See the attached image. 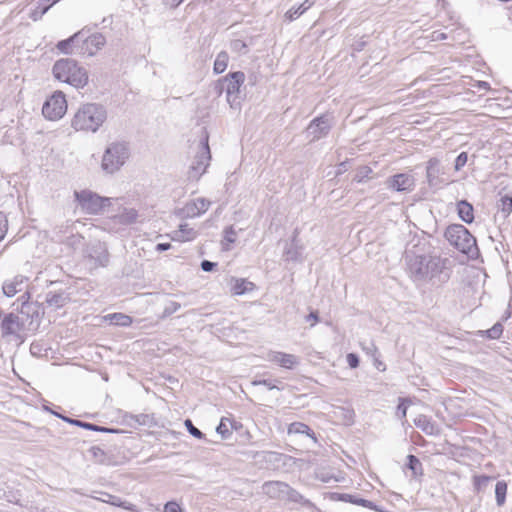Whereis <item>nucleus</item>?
I'll return each mask as SVG.
<instances>
[{
    "instance_id": "1",
    "label": "nucleus",
    "mask_w": 512,
    "mask_h": 512,
    "mask_svg": "<svg viewBox=\"0 0 512 512\" xmlns=\"http://www.w3.org/2000/svg\"><path fill=\"white\" fill-rule=\"evenodd\" d=\"M447 258H409L408 270L414 281H427L438 277L440 282L449 278Z\"/></svg>"
},
{
    "instance_id": "2",
    "label": "nucleus",
    "mask_w": 512,
    "mask_h": 512,
    "mask_svg": "<svg viewBox=\"0 0 512 512\" xmlns=\"http://www.w3.org/2000/svg\"><path fill=\"white\" fill-rule=\"evenodd\" d=\"M107 119L105 107L98 103L81 105L75 113L71 125L77 131L96 132Z\"/></svg>"
},
{
    "instance_id": "3",
    "label": "nucleus",
    "mask_w": 512,
    "mask_h": 512,
    "mask_svg": "<svg viewBox=\"0 0 512 512\" xmlns=\"http://www.w3.org/2000/svg\"><path fill=\"white\" fill-rule=\"evenodd\" d=\"M54 77L76 88H83L88 83V73L71 58L57 60L52 68Z\"/></svg>"
},
{
    "instance_id": "4",
    "label": "nucleus",
    "mask_w": 512,
    "mask_h": 512,
    "mask_svg": "<svg viewBox=\"0 0 512 512\" xmlns=\"http://www.w3.org/2000/svg\"><path fill=\"white\" fill-rule=\"evenodd\" d=\"M445 238L450 245L466 256H480L475 237L461 224H453L447 227Z\"/></svg>"
},
{
    "instance_id": "5",
    "label": "nucleus",
    "mask_w": 512,
    "mask_h": 512,
    "mask_svg": "<svg viewBox=\"0 0 512 512\" xmlns=\"http://www.w3.org/2000/svg\"><path fill=\"white\" fill-rule=\"evenodd\" d=\"M130 151L126 142H113L104 151L101 168L109 174L118 171L129 158Z\"/></svg>"
},
{
    "instance_id": "6",
    "label": "nucleus",
    "mask_w": 512,
    "mask_h": 512,
    "mask_svg": "<svg viewBox=\"0 0 512 512\" xmlns=\"http://www.w3.org/2000/svg\"><path fill=\"white\" fill-rule=\"evenodd\" d=\"M74 198L81 210L89 215L101 214L112 202V198L102 197L88 189L75 190Z\"/></svg>"
},
{
    "instance_id": "7",
    "label": "nucleus",
    "mask_w": 512,
    "mask_h": 512,
    "mask_svg": "<svg viewBox=\"0 0 512 512\" xmlns=\"http://www.w3.org/2000/svg\"><path fill=\"white\" fill-rule=\"evenodd\" d=\"M245 81V74L242 71L231 72L220 82L222 90L226 91L227 101L232 108L240 104V88Z\"/></svg>"
},
{
    "instance_id": "8",
    "label": "nucleus",
    "mask_w": 512,
    "mask_h": 512,
    "mask_svg": "<svg viewBox=\"0 0 512 512\" xmlns=\"http://www.w3.org/2000/svg\"><path fill=\"white\" fill-rule=\"evenodd\" d=\"M0 329L3 337L13 336L21 338V332L26 329V320L14 312L4 313L0 311Z\"/></svg>"
},
{
    "instance_id": "9",
    "label": "nucleus",
    "mask_w": 512,
    "mask_h": 512,
    "mask_svg": "<svg viewBox=\"0 0 512 512\" xmlns=\"http://www.w3.org/2000/svg\"><path fill=\"white\" fill-rule=\"evenodd\" d=\"M211 160V153L208 144V135L202 139L200 143V149L195 156V160L190 167L189 177L191 179L198 180L201 175H203L209 166V162Z\"/></svg>"
},
{
    "instance_id": "10",
    "label": "nucleus",
    "mask_w": 512,
    "mask_h": 512,
    "mask_svg": "<svg viewBox=\"0 0 512 512\" xmlns=\"http://www.w3.org/2000/svg\"><path fill=\"white\" fill-rule=\"evenodd\" d=\"M67 110L65 95L61 91L55 92L45 101L42 107V114L49 120L60 119Z\"/></svg>"
},
{
    "instance_id": "11",
    "label": "nucleus",
    "mask_w": 512,
    "mask_h": 512,
    "mask_svg": "<svg viewBox=\"0 0 512 512\" xmlns=\"http://www.w3.org/2000/svg\"><path fill=\"white\" fill-rule=\"evenodd\" d=\"M332 127V117L323 114L314 118L307 127V133L311 136V141H317L327 136Z\"/></svg>"
},
{
    "instance_id": "12",
    "label": "nucleus",
    "mask_w": 512,
    "mask_h": 512,
    "mask_svg": "<svg viewBox=\"0 0 512 512\" xmlns=\"http://www.w3.org/2000/svg\"><path fill=\"white\" fill-rule=\"evenodd\" d=\"M444 168L441 166L440 161L436 158H431L426 166V178L428 185L431 188H440L442 185L448 183V179L444 177Z\"/></svg>"
},
{
    "instance_id": "13",
    "label": "nucleus",
    "mask_w": 512,
    "mask_h": 512,
    "mask_svg": "<svg viewBox=\"0 0 512 512\" xmlns=\"http://www.w3.org/2000/svg\"><path fill=\"white\" fill-rule=\"evenodd\" d=\"M414 186V177L408 173H399L387 179V187L397 192H410Z\"/></svg>"
},
{
    "instance_id": "14",
    "label": "nucleus",
    "mask_w": 512,
    "mask_h": 512,
    "mask_svg": "<svg viewBox=\"0 0 512 512\" xmlns=\"http://www.w3.org/2000/svg\"><path fill=\"white\" fill-rule=\"evenodd\" d=\"M262 489L264 494L270 498L284 500L287 484L281 481H268L263 484Z\"/></svg>"
},
{
    "instance_id": "15",
    "label": "nucleus",
    "mask_w": 512,
    "mask_h": 512,
    "mask_svg": "<svg viewBox=\"0 0 512 512\" xmlns=\"http://www.w3.org/2000/svg\"><path fill=\"white\" fill-rule=\"evenodd\" d=\"M26 281L27 278L23 275H17L13 279L5 281L2 286L3 293L7 297H13L24 289Z\"/></svg>"
},
{
    "instance_id": "16",
    "label": "nucleus",
    "mask_w": 512,
    "mask_h": 512,
    "mask_svg": "<svg viewBox=\"0 0 512 512\" xmlns=\"http://www.w3.org/2000/svg\"><path fill=\"white\" fill-rule=\"evenodd\" d=\"M269 360L286 369H292L298 363L295 355L284 352L270 353Z\"/></svg>"
},
{
    "instance_id": "17",
    "label": "nucleus",
    "mask_w": 512,
    "mask_h": 512,
    "mask_svg": "<svg viewBox=\"0 0 512 512\" xmlns=\"http://www.w3.org/2000/svg\"><path fill=\"white\" fill-rule=\"evenodd\" d=\"M231 291L234 295H243L253 291L256 286L253 282L243 278H231Z\"/></svg>"
},
{
    "instance_id": "18",
    "label": "nucleus",
    "mask_w": 512,
    "mask_h": 512,
    "mask_svg": "<svg viewBox=\"0 0 512 512\" xmlns=\"http://www.w3.org/2000/svg\"><path fill=\"white\" fill-rule=\"evenodd\" d=\"M101 495H102V497H99V498L96 497V499L100 500V501H102L104 503L111 504L113 506L121 507L123 509L129 510V511H132V512H136V506L134 504L129 503L127 501H123L118 496L111 495V494L106 493V492H101Z\"/></svg>"
},
{
    "instance_id": "19",
    "label": "nucleus",
    "mask_w": 512,
    "mask_h": 512,
    "mask_svg": "<svg viewBox=\"0 0 512 512\" xmlns=\"http://www.w3.org/2000/svg\"><path fill=\"white\" fill-rule=\"evenodd\" d=\"M59 0H40L35 9L30 12V19L34 22L39 21Z\"/></svg>"
},
{
    "instance_id": "20",
    "label": "nucleus",
    "mask_w": 512,
    "mask_h": 512,
    "mask_svg": "<svg viewBox=\"0 0 512 512\" xmlns=\"http://www.w3.org/2000/svg\"><path fill=\"white\" fill-rule=\"evenodd\" d=\"M45 301L50 307L59 309L65 306L70 301V297L67 293L63 291L55 293L48 292Z\"/></svg>"
},
{
    "instance_id": "21",
    "label": "nucleus",
    "mask_w": 512,
    "mask_h": 512,
    "mask_svg": "<svg viewBox=\"0 0 512 512\" xmlns=\"http://www.w3.org/2000/svg\"><path fill=\"white\" fill-rule=\"evenodd\" d=\"M457 212L459 218L467 224H471L474 221V208L466 200H461L457 203Z\"/></svg>"
},
{
    "instance_id": "22",
    "label": "nucleus",
    "mask_w": 512,
    "mask_h": 512,
    "mask_svg": "<svg viewBox=\"0 0 512 512\" xmlns=\"http://www.w3.org/2000/svg\"><path fill=\"white\" fill-rule=\"evenodd\" d=\"M414 423L419 429H421L427 435H435L438 434L439 432L437 425L425 415H419L415 419Z\"/></svg>"
},
{
    "instance_id": "23",
    "label": "nucleus",
    "mask_w": 512,
    "mask_h": 512,
    "mask_svg": "<svg viewBox=\"0 0 512 512\" xmlns=\"http://www.w3.org/2000/svg\"><path fill=\"white\" fill-rule=\"evenodd\" d=\"M105 37L102 34H93L84 39L89 55H93L95 51L101 49L105 45Z\"/></svg>"
},
{
    "instance_id": "24",
    "label": "nucleus",
    "mask_w": 512,
    "mask_h": 512,
    "mask_svg": "<svg viewBox=\"0 0 512 512\" xmlns=\"http://www.w3.org/2000/svg\"><path fill=\"white\" fill-rule=\"evenodd\" d=\"M315 3V0H305L302 4L299 6L291 7L286 13L285 18L289 21H293L297 18H299L303 13H305L313 4Z\"/></svg>"
},
{
    "instance_id": "25",
    "label": "nucleus",
    "mask_w": 512,
    "mask_h": 512,
    "mask_svg": "<svg viewBox=\"0 0 512 512\" xmlns=\"http://www.w3.org/2000/svg\"><path fill=\"white\" fill-rule=\"evenodd\" d=\"M16 310L19 312L17 315L24 317L26 324H32L34 316H38V310L35 304L17 306Z\"/></svg>"
},
{
    "instance_id": "26",
    "label": "nucleus",
    "mask_w": 512,
    "mask_h": 512,
    "mask_svg": "<svg viewBox=\"0 0 512 512\" xmlns=\"http://www.w3.org/2000/svg\"><path fill=\"white\" fill-rule=\"evenodd\" d=\"M288 434H305L309 437H311L314 442L317 441L314 432L311 430V428L302 423V422H293L288 427Z\"/></svg>"
},
{
    "instance_id": "27",
    "label": "nucleus",
    "mask_w": 512,
    "mask_h": 512,
    "mask_svg": "<svg viewBox=\"0 0 512 512\" xmlns=\"http://www.w3.org/2000/svg\"><path fill=\"white\" fill-rule=\"evenodd\" d=\"M406 467L411 470L412 477L417 479L423 475V466L420 460L415 455L407 456Z\"/></svg>"
},
{
    "instance_id": "28",
    "label": "nucleus",
    "mask_w": 512,
    "mask_h": 512,
    "mask_svg": "<svg viewBox=\"0 0 512 512\" xmlns=\"http://www.w3.org/2000/svg\"><path fill=\"white\" fill-rule=\"evenodd\" d=\"M83 36L84 35H83L82 31L77 32L74 35H72L71 37H69V38H67L65 40L59 41L57 43L56 47L62 53L69 54L70 53V47L73 44H75L76 42H78L79 40H82Z\"/></svg>"
},
{
    "instance_id": "29",
    "label": "nucleus",
    "mask_w": 512,
    "mask_h": 512,
    "mask_svg": "<svg viewBox=\"0 0 512 512\" xmlns=\"http://www.w3.org/2000/svg\"><path fill=\"white\" fill-rule=\"evenodd\" d=\"M228 61H229V55L226 51H221L220 53H218V55L216 56V59L214 61V66H213L214 72L216 74L223 73L227 68Z\"/></svg>"
},
{
    "instance_id": "30",
    "label": "nucleus",
    "mask_w": 512,
    "mask_h": 512,
    "mask_svg": "<svg viewBox=\"0 0 512 512\" xmlns=\"http://www.w3.org/2000/svg\"><path fill=\"white\" fill-rule=\"evenodd\" d=\"M138 213L135 209H124L122 213L115 216L120 224H132L136 221Z\"/></svg>"
},
{
    "instance_id": "31",
    "label": "nucleus",
    "mask_w": 512,
    "mask_h": 512,
    "mask_svg": "<svg viewBox=\"0 0 512 512\" xmlns=\"http://www.w3.org/2000/svg\"><path fill=\"white\" fill-rule=\"evenodd\" d=\"M110 322L117 326L128 327L132 324V317L123 313H113L108 315Z\"/></svg>"
},
{
    "instance_id": "32",
    "label": "nucleus",
    "mask_w": 512,
    "mask_h": 512,
    "mask_svg": "<svg viewBox=\"0 0 512 512\" xmlns=\"http://www.w3.org/2000/svg\"><path fill=\"white\" fill-rule=\"evenodd\" d=\"M175 237L179 240H191L195 237L196 232L188 224H181L179 230L174 231Z\"/></svg>"
},
{
    "instance_id": "33",
    "label": "nucleus",
    "mask_w": 512,
    "mask_h": 512,
    "mask_svg": "<svg viewBox=\"0 0 512 512\" xmlns=\"http://www.w3.org/2000/svg\"><path fill=\"white\" fill-rule=\"evenodd\" d=\"M507 484L505 481H498L495 486V497L498 506H502L506 500Z\"/></svg>"
},
{
    "instance_id": "34",
    "label": "nucleus",
    "mask_w": 512,
    "mask_h": 512,
    "mask_svg": "<svg viewBox=\"0 0 512 512\" xmlns=\"http://www.w3.org/2000/svg\"><path fill=\"white\" fill-rule=\"evenodd\" d=\"M237 233L232 227H228L224 231V237L222 240V250L224 252L229 251L230 244L236 241Z\"/></svg>"
},
{
    "instance_id": "35",
    "label": "nucleus",
    "mask_w": 512,
    "mask_h": 512,
    "mask_svg": "<svg viewBox=\"0 0 512 512\" xmlns=\"http://www.w3.org/2000/svg\"><path fill=\"white\" fill-rule=\"evenodd\" d=\"M227 423L232 427H235V423L233 421L229 418L223 417L216 428L217 433L220 434L223 439H227L231 435V431L229 430Z\"/></svg>"
},
{
    "instance_id": "36",
    "label": "nucleus",
    "mask_w": 512,
    "mask_h": 512,
    "mask_svg": "<svg viewBox=\"0 0 512 512\" xmlns=\"http://www.w3.org/2000/svg\"><path fill=\"white\" fill-rule=\"evenodd\" d=\"M252 385L258 386V385H264L269 390L277 389L282 390V382L280 380H272V379H260V380H253Z\"/></svg>"
},
{
    "instance_id": "37",
    "label": "nucleus",
    "mask_w": 512,
    "mask_h": 512,
    "mask_svg": "<svg viewBox=\"0 0 512 512\" xmlns=\"http://www.w3.org/2000/svg\"><path fill=\"white\" fill-rule=\"evenodd\" d=\"M493 479L487 475H476L473 477L474 488L477 492L483 491L488 486V483Z\"/></svg>"
},
{
    "instance_id": "38",
    "label": "nucleus",
    "mask_w": 512,
    "mask_h": 512,
    "mask_svg": "<svg viewBox=\"0 0 512 512\" xmlns=\"http://www.w3.org/2000/svg\"><path fill=\"white\" fill-rule=\"evenodd\" d=\"M303 499H304L303 496L298 491L291 488L287 484V491L284 492V500L301 503L303 501Z\"/></svg>"
},
{
    "instance_id": "39",
    "label": "nucleus",
    "mask_w": 512,
    "mask_h": 512,
    "mask_svg": "<svg viewBox=\"0 0 512 512\" xmlns=\"http://www.w3.org/2000/svg\"><path fill=\"white\" fill-rule=\"evenodd\" d=\"M503 333V325L500 322L495 323L486 331L487 337L490 339H499Z\"/></svg>"
},
{
    "instance_id": "40",
    "label": "nucleus",
    "mask_w": 512,
    "mask_h": 512,
    "mask_svg": "<svg viewBox=\"0 0 512 512\" xmlns=\"http://www.w3.org/2000/svg\"><path fill=\"white\" fill-rule=\"evenodd\" d=\"M181 305L178 302L171 301L169 302L164 310L162 315L159 316L160 319H165L168 316L172 315L173 313L177 312L180 309Z\"/></svg>"
},
{
    "instance_id": "41",
    "label": "nucleus",
    "mask_w": 512,
    "mask_h": 512,
    "mask_svg": "<svg viewBox=\"0 0 512 512\" xmlns=\"http://www.w3.org/2000/svg\"><path fill=\"white\" fill-rule=\"evenodd\" d=\"M371 173L372 169L369 166H361L358 168L354 180L359 183L364 182Z\"/></svg>"
},
{
    "instance_id": "42",
    "label": "nucleus",
    "mask_w": 512,
    "mask_h": 512,
    "mask_svg": "<svg viewBox=\"0 0 512 512\" xmlns=\"http://www.w3.org/2000/svg\"><path fill=\"white\" fill-rule=\"evenodd\" d=\"M82 428L87 429V430H91V431H96V432H105V433H115V432H118V430H115V429H112V428L103 427V426H98L96 424L89 423V422H83Z\"/></svg>"
},
{
    "instance_id": "43",
    "label": "nucleus",
    "mask_w": 512,
    "mask_h": 512,
    "mask_svg": "<svg viewBox=\"0 0 512 512\" xmlns=\"http://www.w3.org/2000/svg\"><path fill=\"white\" fill-rule=\"evenodd\" d=\"M230 48L233 52L246 54L247 53V45L243 40L235 39L231 41Z\"/></svg>"
},
{
    "instance_id": "44",
    "label": "nucleus",
    "mask_w": 512,
    "mask_h": 512,
    "mask_svg": "<svg viewBox=\"0 0 512 512\" xmlns=\"http://www.w3.org/2000/svg\"><path fill=\"white\" fill-rule=\"evenodd\" d=\"M192 202L196 204L197 212L200 213V215L206 212L211 204L208 199L203 197L196 198L192 200Z\"/></svg>"
},
{
    "instance_id": "45",
    "label": "nucleus",
    "mask_w": 512,
    "mask_h": 512,
    "mask_svg": "<svg viewBox=\"0 0 512 512\" xmlns=\"http://www.w3.org/2000/svg\"><path fill=\"white\" fill-rule=\"evenodd\" d=\"M185 427L187 428L188 432L197 439H203L205 437L204 433H202L197 427H195L190 419H186Z\"/></svg>"
},
{
    "instance_id": "46",
    "label": "nucleus",
    "mask_w": 512,
    "mask_h": 512,
    "mask_svg": "<svg viewBox=\"0 0 512 512\" xmlns=\"http://www.w3.org/2000/svg\"><path fill=\"white\" fill-rule=\"evenodd\" d=\"M501 211L506 215H509L512 212V196L505 195L501 197Z\"/></svg>"
},
{
    "instance_id": "47",
    "label": "nucleus",
    "mask_w": 512,
    "mask_h": 512,
    "mask_svg": "<svg viewBox=\"0 0 512 512\" xmlns=\"http://www.w3.org/2000/svg\"><path fill=\"white\" fill-rule=\"evenodd\" d=\"M468 161V154L467 152H461L455 159V165L454 168L456 171L461 170Z\"/></svg>"
},
{
    "instance_id": "48",
    "label": "nucleus",
    "mask_w": 512,
    "mask_h": 512,
    "mask_svg": "<svg viewBox=\"0 0 512 512\" xmlns=\"http://www.w3.org/2000/svg\"><path fill=\"white\" fill-rule=\"evenodd\" d=\"M8 231V220L3 212L0 211V241L3 240Z\"/></svg>"
},
{
    "instance_id": "49",
    "label": "nucleus",
    "mask_w": 512,
    "mask_h": 512,
    "mask_svg": "<svg viewBox=\"0 0 512 512\" xmlns=\"http://www.w3.org/2000/svg\"><path fill=\"white\" fill-rule=\"evenodd\" d=\"M183 210L185 215L188 217H196L200 215V213L197 212L196 204H194L192 201L188 202Z\"/></svg>"
},
{
    "instance_id": "50",
    "label": "nucleus",
    "mask_w": 512,
    "mask_h": 512,
    "mask_svg": "<svg viewBox=\"0 0 512 512\" xmlns=\"http://www.w3.org/2000/svg\"><path fill=\"white\" fill-rule=\"evenodd\" d=\"M359 499H361V498L358 497L357 495H352V494L343 493V494H339L338 495V500H341V501H344V502H348V503H352V504H355V505H359Z\"/></svg>"
},
{
    "instance_id": "51",
    "label": "nucleus",
    "mask_w": 512,
    "mask_h": 512,
    "mask_svg": "<svg viewBox=\"0 0 512 512\" xmlns=\"http://www.w3.org/2000/svg\"><path fill=\"white\" fill-rule=\"evenodd\" d=\"M90 453H91V454H92V456H93L96 460H98L99 462H101V463H103V462H104L103 457L105 456V453H104V451H103L101 448L96 447V446L91 447V449H90Z\"/></svg>"
},
{
    "instance_id": "52",
    "label": "nucleus",
    "mask_w": 512,
    "mask_h": 512,
    "mask_svg": "<svg viewBox=\"0 0 512 512\" xmlns=\"http://www.w3.org/2000/svg\"><path fill=\"white\" fill-rule=\"evenodd\" d=\"M164 512H182V509L177 502L169 501L164 506Z\"/></svg>"
},
{
    "instance_id": "53",
    "label": "nucleus",
    "mask_w": 512,
    "mask_h": 512,
    "mask_svg": "<svg viewBox=\"0 0 512 512\" xmlns=\"http://www.w3.org/2000/svg\"><path fill=\"white\" fill-rule=\"evenodd\" d=\"M359 506H362V507H365V508H368V509H371V510H375V511H378V512H382L375 503H373L372 501L370 500H366V499H359Z\"/></svg>"
},
{
    "instance_id": "54",
    "label": "nucleus",
    "mask_w": 512,
    "mask_h": 512,
    "mask_svg": "<svg viewBox=\"0 0 512 512\" xmlns=\"http://www.w3.org/2000/svg\"><path fill=\"white\" fill-rule=\"evenodd\" d=\"M54 415H56L57 417L61 418L62 420H64L65 422L69 423V424H72V425H75V426H78V427H81L82 428V425H83V422L84 421H81V420H78V419H72V418H69V417H66V416H62L58 413H55L53 412Z\"/></svg>"
},
{
    "instance_id": "55",
    "label": "nucleus",
    "mask_w": 512,
    "mask_h": 512,
    "mask_svg": "<svg viewBox=\"0 0 512 512\" xmlns=\"http://www.w3.org/2000/svg\"><path fill=\"white\" fill-rule=\"evenodd\" d=\"M347 363L351 368H357L359 366V357L354 353L347 355Z\"/></svg>"
},
{
    "instance_id": "56",
    "label": "nucleus",
    "mask_w": 512,
    "mask_h": 512,
    "mask_svg": "<svg viewBox=\"0 0 512 512\" xmlns=\"http://www.w3.org/2000/svg\"><path fill=\"white\" fill-rule=\"evenodd\" d=\"M149 245L152 246L154 248V251L158 252V253L167 251L171 247L170 243H158L156 245H153L152 243H150Z\"/></svg>"
},
{
    "instance_id": "57",
    "label": "nucleus",
    "mask_w": 512,
    "mask_h": 512,
    "mask_svg": "<svg viewBox=\"0 0 512 512\" xmlns=\"http://www.w3.org/2000/svg\"><path fill=\"white\" fill-rule=\"evenodd\" d=\"M216 266H217V263L211 262V261H208V260H204L201 263V268L205 272L213 271Z\"/></svg>"
},
{
    "instance_id": "58",
    "label": "nucleus",
    "mask_w": 512,
    "mask_h": 512,
    "mask_svg": "<svg viewBox=\"0 0 512 512\" xmlns=\"http://www.w3.org/2000/svg\"><path fill=\"white\" fill-rule=\"evenodd\" d=\"M363 350L366 351L367 354H370L372 356H375V354L378 352V349L373 342H370L369 345L364 346Z\"/></svg>"
},
{
    "instance_id": "59",
    "label": "nucleus",
    "mask_w": 512,
    "mask_h": 512,
    "mask_svg": "<svg viewBox=\"0 0 512 512\" xmlns=\"http://www.w3.org/2000/svg\"><path fill=\"white\" fill-rule=\"evenodd\" d=\"M29 300H30V293L26 291L18 298L17 302H21V305L32 304L31 302H29Z\"/></svg>"
},
{
    "instance_id": "60",
    "label": "nucleus",
    "mask_w": 512,
    "mask_h": 512,
    "mask_svg": "<svg viewBox=\"0 0 512 512\" xmlns=\"http://www.w3.org/2000/svg\"><path fill=\"white\" fill-rule=\"evenodd\" d=\"M407 406L402 402L397 406V412L401 415V418L406 417Z\"/></svg>"
},
{
    "instance_id": "61",
    "label": "nucleus",
    "mask_w": 512,
    "mask_h": 512,
    "mask_svg": "<svg viewBox=\"0 0 512 512\" xmlns=\"http://www.w3.org/2000/svg\"><path fill=\"white\" fill-rule=\"evenodd\" d=\"M183 1L184 0H163L164 4L170 6L171 8H176Z\"/></svg>"
},
{
    "instance_id": "62",
    "label": "nucleus",
    "mask_w": 512,
    "mask_h": 512,
    "mask_svg": "<svg viewBox=\"0 0 512 512\" xmlns=\"http://www.w3.org/2000/svg\"><path fill=\"white\" fill-rule=\"evenodd\" d=\"M307 321H311V325H315L316 322H318V313L317 312H311L307 317Z\"/></svg>"
},
{
    "instance_id": "63",
    "label": "nucleus",
    "mask_w": 512,
    "mask_h": 512,
    "mask_svg": "<svg viewBox=\"0 0 512 512\" xmlns=\"http://www.w3.org/2000/svg\"><path fill=\"white\" fill-rule=\"evenodd\" d=\"M477 87L480 88V89H484V90H487L489 88V84L485 81H479L477 83Z\"/></svg>"
},
{
    "instance_id": "64",
    "label": "nucleus",
    "mask_w": 512,
    "mask_h": 512,
    "mask_svg": "<svg viewBox=\"0 0 512 512\" xmlns=\"http://www.w3.org/2000/svg\"><path fill=\"white\" fill-rule=\"evenodd\" d=\"M375 365H376V368H377L378 370H381V371L385 370V365H384L382 362H378V361L376 360V364H375Z\"/></svg>"
}]
</instances>
